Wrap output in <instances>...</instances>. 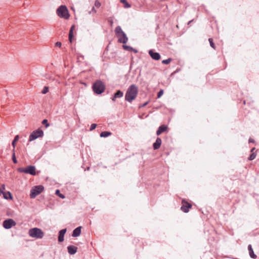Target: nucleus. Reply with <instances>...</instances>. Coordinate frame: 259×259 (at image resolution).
<instances>
[{
  "instance_id": "nucleus-21",
  "label": "nucleus",
  "mask_w": 259,
  "mask_h": 259,
  "mask_svg": "<svg viewBox=\"0 0 259 259\" xmlns=\"http://www.w3.org/2000/svg\"><path fill=\"white\" fill-rule=\"evenodd\" d=\"M114 95V98H120L123 97V93L120 90H118Z\"/></svg>"
},
{
  "instance_id": "nucleus-44",
  "label": "nucleus",
  "mask_w": 259,
  "mask_h": 259,
  "mask_svg": "<svg viewBox=\"0 0 259 259\" xmlns=\"http://www.w3.org/2000/svg\"><path fill=\"white\" fill-rule=\"evenodd\" d=\"M193 20H190L188 22V25H190V24H191V22L193 21Z\"/></svg>"
},
{
  "instance_id": "nucleus-26",
  "label": "nucleus",
  "mask_w": 259,
  "mask_h": 259,
  "mask_svg": "<svg viewBox=\"0 0 259 259\" xmlns=\"http://www.w3.org/2000/svg\"><path fill=\"white\" fill-rule=\"evenodd\" d=\"M256 153H254V152H252L249 156V158H248V160H253L255 157H256Z\"/></svg>"
},
{
  "instance_id": "nucleus-9",
  "label": "nucleus",
  "mask_w": 259,
  "mask_h": 259,
  "mask_svg": "<svg viewBox=\"0 0 259 259\" xmlns=\"http://www.w3.org/2000/svg\"><path fill=\"white\" fill-rule=\"evenodd\" d=\"M182 205L181 207V209L185 213L188 212L189 209L192 207V205L185 200H182Z\"/></svg>"
},
{
  "instance_id": "nucleus-42",
  "label": "nucleus",
  "mask_w": 259,
  "mask_h": 259,
  "mask_svg": "<svg viewBox=\"0 0 259 259\" xmlns=\"http://www.w3.org/2000/svg\"><path fill=\"white\" fill-rule=\"evenodd\" d=\"M78 57L81 58L82 59H84V56L82 55H79L78 56Z\"/></svg>"
},
{
  "instance_id": "nucleus-22",
  "label": "nucleus",
  "mask_w": 259,
  "mask_h": 259,
  "mask_svg": "<svg viewBox=\"0 0 259 259\" xmlns=\"http://www.w3.org/2000/svg\"><path fill=\"white\" fill-rule=\"evenodd\" d=\"M111 135V133L108 131H104L101 133L100 136L101 137L106 138Z\"/></svg>"
},
{
  "instance_id": "nucleus-23",
  "label": "nucleus",
  "mask_w": 259,
  "mask_h": 259,
  "mask_svg": "<svg viewBox=\"0 0 259 259\" xmlns=\"http://www.w3.org/2000/svg\"><path fill=\"white\" fill-rule=\"evenodd\" d=\"M19 137L18 135H16L14 140H13L12 141V146L13 147V151H14L15 150V146H16V143L19 140Z\"/></svg>"
},
{
  "instance_id": "nucleus-16",
  "label": "nucleus",
  "mask_w": 259,
  "mask_h": 259,
  "mask_svg": "<svg viewBox=\"0 0 259 259\" xmlns=\"http://www.w3.org/2000/svg\"><path fill=\"white\" fill-rule=\"evenodd\" d=\"M81 226H79L76 228L72 232V236L74 237L79 236L81 233Z\"/></svg>"
},
{
  "instance_id": "nucleus-18",
  "label": "nucleus",
  "mask_w": 259,
  "mask_h": 259,
  "mask_svg": "<svg viewBox=\"0 0 259 259\" xmlns=\"http://www.w3.org/2000/svg\"><path fill=\"white\" fill-rule=\"evenodd\" d=\"M4 198L6 199H12L13 196L12 194L9 191L4 192L3 193Z\"/></svg>"
},
{
  "instance_id": "nucleus-24",
  "label": "nucleus",
  "mask_w": 259,
  "mask_h": 259,
  "mask_svg": "<svg viewBox=\"0 0 259 259\" xmlns=\"http://www.w3.org/2000/svg\"><path fill=\"white\" fill-rule=\"evenodd\" d=\"M120 2L124 5V7L128 8L131 7V5L126 0H120Z\"/></svg>"
},
{
  "instance_id": "nucleus-15",
  "label": "nucleus",
  "mask_w": 259,
  "mask_h": 259,
  "mask_svg": "<svg viewBox=\"0 0 259 259\" xmlns=\"http://www.w3.org/2000/svg\"><path fill=\"white\" fill-rule=\"evenodd\" d=\"M67 250L70 254L73 255L77 252V247L73 245H69L67 247Z\"/></svg>"
},
{
  "instance_id": "nucleus-20",
  "label": "nucleus",
  "mask_w": 259,
  "mask_h": 259,
  "mask_svg": "<svg viewBox=\"0 0 259 259\" xmlns=\"http://www.w3.org/2000/svg\"><path fill=\"white\" fill-rule=\"evenodd\" d=\"M74 26L72 25L70 29L69 32V40L70 42H72V38L73 37V29H74Z\"/></svg>"
},
{
  "instance_id": "nucleus-41",
  "label": "nucleus",
  "mask_w": 259,
  "mask_h": 259,
  "mask_svg": "<svg viewBox=\"0 0 259 259\" xmlns=\"http://www.w3.org/2000/svg\"><path fill=\"white\" fill-rule=\"evenodd\" d=\"M116 98H114V95L111 98L113 101H115Z\"/></svg>"
},
{
  "instance_id": "nucleus-28",
  "label": "nucleus",
  "mask_w": 259,
  "mask_h": 259,
  "mask_svg": "<svg viewBox=\"0 0 259 259\" xmlns=\"http://www.w3.org/2000/svg\"><path fill=\"white\" fill-rule=\"evenodd\" d=\"M208 41L210 43V46L211 48H212L213 49H215V45L213 43V40H212V38H209L208 39Z\"/></svg>"
},
{
  "instance_id": "nucleus-11",
  "label": "nucleus",
  "mask_w": 259,
  "mask_h": 259,
  "mask_svg": "<svg viewBox=\"0 0 259 259\" xmlns=\"http://www.w3.org/2000/svg\"><path fill=\"white\" fill-rule=\"evenodd\" d=\"M117 37L118 38V42L119 43L125 44L128 40V37L124 32L121 34V35H119Z\"/></svg>"
},
{
  "instance_id": "nucleus-5",
  "label": "nucleus",
  "mask_w": 259,
  "mask_h": 259,
  "mask_svg": "<svg viewBox=\"0 0 259 259\" xmlns=\"http://www.w3.org/2000/svg\"><path fill=\"white\" fill-rule=\"evenodd\" d=\"M17 170L20 173L28 174L32 176L36 175V168L33 165H29L25 168L19 167Z\"/></svg>"
},
{
  "instance_id": "nucleus-3",
  "label": "nucleus",
  "mask_w": 259,
  "mask_h": 259,
  "mask_svg": "<svg viewBox=\"0 0 259 259\" xmlns=\"http://www.w3.org/2000/svg\"><path fill=\"white\" fill-rule=\"evenodd\" d=\"M92 88L96 94L99 95L104 92L105 87L102 81L97 80L93 83Z\"/></svg>"
},
{
  "instance_id": "nucleus-40",
  "label": "nucleus",
  "mask_w": 259,
  "mask_h": 259,
  "mask_svg": "<svg viewBox=\"0 0 259 259\" xmlns=\"http://www.w3.org/2000/svg\"><path fill=\"white\" fill-rule=\"evenodd\" d=\"M248 142H249V143H252L255 142L254 140L253 139H251V138H250L249 139Z\"/></svg>"
},
{
  "instance_id": "nucleus-38",
  "label": "nucleus",
  "mask_w": 259,
  "mask_h": 259,
  "mask_svg": "<svg viewBox=\"0 0 259 259\" xmlns=\"http://www.w3.org/2000/svg\"><path fill=\"white\" fill-rule=\"evenodd\" d=\"M5 185H2V188H0V195H1V194H3V191H4V190H5Z\"/></svg>"
},
{
  "instance_id": "nucleus-35",
  "label": "nucleus",
  "mask_w": 259,
  "mask_h": 259,
  "mask_svg": "<svg viewBox=\"0 0 259 259\" xmlns=\"http://www.w3.org/2000/svg\"><path fill=\"white\" fill-rule=\"evenodd\" d=\"M95 6L97 8H99L101 6L100 2H99L98 0H96L95 3Z\"/></svg>"
},
{
  "instance_id": "nucleus-2",
  "label": "nucleus",
  "mask_w": 259,
  "mask_h": 259,
  "mask_svg": "<svg viewBox=\"0 0 259 259\" xmlns=\"http://www.w3.org/2000/svg\"><path fill=\"white\" fill-rule=\"evenodd\" d=\"M56 13L59 17L65 19H68L70 17L68 10L65 5L59 7L56 10Z\"/></svg>"
},
{
  "instance_id": "nucleus-29",
  "label": "nucleus",
  "mask_w": 259,
  "mask_h": 259,
  "mask_svg": "<svg viewBox=\"0 0 259 259\" xmlns=\"http://www.w3.org/2000/svg\"><path fill=\"white\" fill-rule=\"evenodd\" d=\"M171 61V59L169 58L166 60H163L162 61V63L164 64H168Z\"/></svg>"
},
{
  "instance_id": "nucleus-10",
  "label": "nucleus",
  "mask_w": 259,
  "mask_h": 259,
  "mask_svg": "<svg viewBox=\"0 0 259 259\" xmlns=\"http://www.w3.org/2000/svg\"><path fill=\"white\" fill-rule=\"evenodd\" d=\"M148 53L150 57L153 60H159L161 58L160 54L159 53L154 52L153 50H150Z\"/></svg>"
},
{
  "instance_id": "nucleus-30",
  "label": "nucleus",
  "mask_w": 259,
  "mask_h": 259,
  "mask_svg": "<svg viewBox=\"0 0 259 259\" xmlns=\"http://www.w3.org/2000/svg\"><path fill=\"white\" fill-rule=\"evenodd\" d=\"M42 124L45 125L46 127H48L50 125L49 123H48V120L46 119H45L42 121Z\"/></svg>"
},
{
  "instance_id": "nucleus-17",
  "label": "nucleus",
  "mask_w": 259,
  "mask_h": 259,
  "mask_svg": "<svg viewBox=\"0 0 259 259\" xmlns=\"http://www.w3.org/2000/svg\"><path fill=\"white\" fill-rule=\"evenodd\" d=\"M248 250L249 251L250 257L252 258H256L257 256L256 255V254H254L251 244L248 245Z\"/></svg>"
},
{
  "instance_id": "nucleus-46",
  "label": "nucleus",
  "mask_w": 259,
  "mask_h": 259,
  "mask_svg": "<svg viewBox=\"0 0 259 259\" xmlns=\"http://www.w3.org/2000/svg\"><path fill=\"white\" fill-rule=\"evenodd\" d=\"M89 169H90V167H87V170H89Z\"/></svg>"
},
{
  "instance_id": "nucleus-1",
  "label": "nucleus",
  "mask_w": 259,
  "mask_h": 259,
  "mask_svg": "<svg viewBox=\"0 0 259 259\" xmlns=\"http://www.w3.org/2000/svg\"><path fill=\"white\" fill-rule=\"evenodd\" d=\"M138 91V88L136 85L134 84L131 85L125 93V100L130 103H132L136 98Z\"/></svg>"
},
{
  "instance_id": "nucleus-36",
  "label": "nucleus",
  "mask_w": 259,
  "mask_h": 259,
  "mask_svg": "<svg viewBox=\"0 0 259 259\" xmlns=\"http://www.w3.org/2000/svg\"><path fill=\"white\" fill-rule=\"evenodd\" d=\"M96 12H97V11L95 9V8L94 7H93L92 10H91V11H90L89 12V14H91L93 13H96Z\"/></svg>"
},
{
  "instance_id": "nucleus-27",
  "label": "nucleus",
  "mask_w": 259,
  "mask_h": 259,
  "mask_svg": "<svg viewBox=\"0 0 259 259\" xmlns=\"http://www.w3.org/2000/svg\"><path fill=\"white\" fill-rule=\"evenodd\" d=\"M13 154H12V160H13V162L14 163H17V160L16 157L15 150L13 151Z\"/></svg>"
},
{
  "instance_id": "nucleus-45",
  "label": "nucleus",
  "mask_w": 259,
  "mask_h": 259,
  "mask_svg": "<svg viewBox=\"0 0 259 259\" xmlns=\"http://www.w3.org/2000/svg\"><path fill=\"white\" fill-rule=\"evenodd\" d=\"M255 150V148H252L251 149V152L252 153L253 151Z\"/></svg>"
},
{
  "instance_id": "nucleus-13",
  "label": "nucleus",
  "mask_w": 259,
  "mask_h": 259,
  "mask_svg": "<svg viewBox=\"0 0 259 259\" xmlns=\"http://www.w3.org/2000/svg\"><path fill=\"white\" fill-rule=\"evenodd\" d=\"M167 129V126L165 124L161 125L156 131V135L159 136L162 133L165 132Z\"/></svg>"
},
{
  "instance_id": "nucleus-31",
  "label": "nucleus",
  "mask_w": 259,
  "mask_h": 259,
  "mask_svg": "<svg viewBox=\"0 0 259 259\" xmlns=\"http://www.w3.org/2000/svg\"><path fill=\"white\" fill-rule=\"evenodd\" d=\"M55 193H56V194L58 195L61 198H65L64 195L63 194L60 193L59 190H56Z\"/></svg>"
},
{
  "instance_id": "nucleus-32",
  "label": "nucleus",
  "mask_w": 259,
  "mask_h": 259,
  "mask_svg": "<svg viewBox=\"0 0 259 259\" xmlns=\"http://www.w3.org/2000/svg\"><path fill=\"white\" fill-rule=\"evenodd\" d=\"M49 92V88L48 87H45L41 91V93L46 94Z\"/></svg>"
},
{
  "instance_id": "nucleus-14",
  "label": "nucleus",
  "mask_w": 259,
  "mask_h": 259,
  "mask_svg": "<svg viewBox=\"0 0 259 259\" xmlns=\"http://www.w3.org/2000/svg\"><path fill=\"white\" fill-rule=\"evenodd\" d=\"M162 141L160 138H157L156 141L153 144V148L154 150L158 149L161 145Z\"/></svg>"
},
{
  "instance_id": "nucleus-43",
  "label": "nucleus",
  "mask_w": 259,
  "mask_h": 259,
  "mask_svg": "<svg viewBox=\"0 0 259 259\" xmlns=\"http://www.w3.org/2000/svg\"><path fill=\"white\" fill-rule=\"evenodd\" d=\"M132 51H133L134 52H135V53H137L138 51L137 50H136L135 49H134V50H132Z\"/></svg>"
},
{
  "instance_id": "nucleus-37",
  "label": "nucleus",
  "mask_w": 259,
  "mask_h": 259,
  "mask_svg": "<svg viewBox=\"0 0 259 259\" xmlns=\"http://www.w3.org/2000/svg\"><path fill=\"white\" fill-rule=\"evenodd\" d=\"M61 45H62V44L60 41H57L55 44V46L57 47H59L60 48V47H61Z\"/></svg>"
},
{
  "instance_id": "nucleus-33",
  "label": "nucleus",
  "mask_w": 259,
  "mask_h": 259,
  "mask_svg": "<svg viewBox=\"0 0 259 259\" xmlns=\"http://www.w3.org/2000/svg\"><path fill=\"white\" fill-rule=\"evenodd\" d=\"M97 124L96 123H93L91 124V127H90V131H93L94 130H95L96 128V127H97Z\"/></svg>"
},
{
  "instance_id": "nucleus-8",
  "label": "nucleus",
  "mask_w": 259,
  "mask_h": 259,
  "mask_svg": "<svg viewBox=\"0 0 259 259\" xmlns=\"http://www.w3.org/2000/svg\"><path fill=\"white\" fill-rule=\"evenodd\" d=\"M16 225V223L11 219H8L5 220L3 224L4 228L6 229H9Z\"/></svg>"
},
{
  "instance_id": "nucleus-25",
  "label": "nucleus",
  "mask_w": 259,
  "mask_h": 259,
  "mask_svg": "<svg viewBox=\"0 0 259 259\" xmlns=\"http://www.w3.org/2000/svg\"><path fill=\"white\" fill-rule=\"evenodd\" d=\"M122 47L126 51H132V50H134V48L128 46L123 45Z\"/></svg>"
},
{
  "instance_id": "nucleus-6",
  "label": "nucleus",
  "mask_w": 259,
  "mask_h": 259,
  "mask_svg": "<svg viewBox=\"0 0 259 259\" xmlns=\"http://www.w3.org/2000/svg\"><path fill=\"white\" fill-rule=\"evenodd\" d=\"M44 189L42 185H37L34 186L30 191V197L31 198H34L39 194Z\"/></svg>"
},
{
  "instance_id": "nucleus-39",
  "label": "nucleus",
  "mask_w": 259,
  "mask_h": 259,
  "mask_svg": "<svg viewBox=\"0 0 259 259\" xmlns=\"http://www.w3.org/2000/svg\"><path fill=\"white\" fill-rule=\"evenodd\" d=\"M147 104H148V102H145L143 104H142V105H140L139 107L140 108L144 107L146 106L147 105Z\"/></svg>"
},
{
  "instance_id": "nucleus-4",
  "label": "nucleus",
  "mask_w": 259,
  "mask_h": 259,
  "mask_svg": "<svg viewBox=\"0 0 259 259\" xmlns=\"http://www.w3.org/2000/svg\"><path fill=\"white\" fill-rule=\"evenodd\" d=\"M29 235L33 238L41 239L44 236L43 231L37 228H31L29 230Z\"/></svg>"
},
{
  "instance_id": "nucleus-12",
  "label": "nucleus",
  "mask_w": 259,
  "mask_h": 259,
  "mask_svg": "<svg viewBox=\"0 0 259 259\" xmlns=\"http://www.w3.org/2000/svg\"><path fill=\"white\" fill-rule=\"evenodd\" d=\"M66 229H63L59 231L58 235V241L59 242H62L64 241V235L66 232Z\"/></svg>"
},
{
  "instance_id": "nucleus-19",
  "label": "nucleus",
  "mask_w": 259,
  "mask_h": 259,
  "mask_svg": "<svg viewBox=\"0 0 259 259\" xmlns=\"http://www.w3.org/2000/svg\"><path fill=\"white\" fill-rule=\"evenodd\" d=\"M115 33L117 36L121 35L124 32L122 31L120 26H117L115 29Z\"/></svg>"
},
{
  "instance_id": "nucleus-7",
  "label": "nucleus",
  "mask_w": 259,
  "mask_h": 259,
  "mask_svg": "<svg viewBox=\"0 0 259 259\" xmlns=\"http://www.w3.org/2000/svg\"><path fill=\"white\" fill-rule=\"evenodd\" d=\"M44 136V132L42 130L38 128L33 131L29 136V141L35 140L38 138L42 137Z\"/></svg>"
},
{
  "instance_id": "nucleus-34",
  "label": "nucleus",
  "mask_w": 259,
  "mask_h": 259,
  "mask_svg": "<svg viewBox=\"0 0 259 259\" xmlns=\"http://www.w3.org/2000/svg\"><path fill=\"white\" fill-rule=\"evenodd\" d=\"M163 94V91L162 90H160L157 93V98H159Z\"/></svg>"
}]
</instances>
